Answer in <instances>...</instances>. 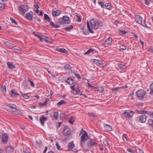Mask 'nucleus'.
Listing matches in <instances>:
<instances>
[{
  "instance_id": "c9c22d12",
  "label": "nucleus",
  "mask_w": 153,
  "mask_h": 153,
  "mask_svg": "<svg viewBox=\"0 0 153 153\" xmlns=\"http://www.w3.org/2000/svg\"><path fill=\"white\" fill-rule=\"evenodd\" d=\"M121 88L120 87H117L115 88H112V91L113 92H115L117 91H118Z\"/></svg>"
},
{
  "instance_id": "1a4fd4ad",
  "label": "nucleus",
  "mask_w": 153,
  "mask_h": 153,
  "mask_svg": "<svg viewBox=\"0 0 153 153\" xmlns=\"http://www.w3.org/2000/svg\"><path fill=\"white\" fill-rule=\"evenodd\" d=\"M1 136L2 143L3 144H6L8 141V135L7 133H4Z\"/></svg>"
},
{
  "instance_id": "09e8293b",
  "label": "nucleus",
  "mask_w": 153,
  "mask_h": 153,
  "mask_svg": "<svg viewBox=\"0 0 153 153\" xmlns=\"http://www.w3.org/2000/svg\"><path fill=\"white\" fill-rule=\"evenodd\" d=\"M36 144L38 146H39L42 145V143L40 140H38L36 141Z\"/></svg>"
},
{
  "instance_id": "4d7b16f0",
  "label": "nucleus",
  "mask_w": 153,
  "mask_h": 153,
  "mask_svg": "<svg viewBox=\"0 0 153 153\" xmlns=\"http://www.w3.org/2000/svg\"><path fill=\"white\" fill-rule=\"evenodd\" d=\"M127 150L129 152L132 153H135V151L134 150L130 148L128 149Z\"/></svg>"
},
{
  "instance_id": "37998d69",
  "label": "nucleus",
  "mask_w": 153,
  "mask_h": 153,
  "mask_svg": "<svg viewBox=\"0 0 153 153\" xmlns=\"http://www.w3.org/2000/svg\"><path fill=\"white\" fill-rule=\"evenodd\" d=\"M148 112L144 110L140 111L139 114H143V115H145V114H147Z\"/></svg>"
},
{
  "instance_id": "680f3d73",
  "label": "nucleus",
  "mask_w": 153,
  "mask_h": 153,
  "mask_svg": "<svg viewBox=\"0 0 153 153\" xmlns=\"http://www.w3.org/2000/svg\"><path fill=\"white\" fill-rule=\"evenodd\" d=\"M76 94H78L80 93V90L78 88L77 89H76L75 90Z\"/></svg>"
},
{
  "instance_id": "de8ad7c7",
  "label": "nucleus",
  "mask_w": 153,
  "mask_h": 153,
  "mask_svg": "<svg viewBox=\"0 0 153 153\" xmlns=\"http://www.w3.org/2000/svg\"><path fill=\"white\" fill-rule=\"evenodd\" d=\"M137 153H144V151L142 149L138 148L137 149Z\"/></svg>"
},
{
  "instance_id": "052dcab7",
  "label": "nucleus",
  "mask_w": 153,
  "mask_h": 153,
  "mask_svg": "<svg viewBox=\"0 0 153 153\" xmlns=\"http://www.w3.org/2000/svg\"><path fill=\"white\" fill-rule=\"evenodd\" d=\"M56 146L57 148V149L58 150H59L61 149L60 146L59 145L58 143V142H56Z\"/></svg>"
},
{
  "instance_id": "8fccbe9b",
  "label": "nucleus",
  "mask_w": 153,
  "mask_h": 153,
  "mask_svg": "<svg viewBox=\"0 0 153 153\" xmlns=\"http://www.w3.org/2000/svg\"><path fill=\"white\" fill-rule=\"evenodd\" d=\"M94 51V50L93 49H92L90 48L89 50H88V51H87L85 53V54H87L89 53H91V52H92L93 51Z\"/></svg>"
},
{
  "instance_id": "20e7f679",
  "label": "nucleus",
  "mask_w": 153,
  "mask_h": 153,
  "mask_svg": "<svg viewBox=\"0 0 153 153\" xmlns=\"http://www.w3.org/2000/svg\"><path fill=\"white\" fill-rule=\"evenodd\" d=\"M14 106H13L12 105H10V107L11 108L10 111L13 114L15 115H18L20 114V113H22V112L19 110L17 109L16 107V105L14 104H12Z\"/></svg>"
},
{
  "instance_id": "5fc2aeb1",
  "label": "nucleus",
  "mask_w": 153,
  "mask_h": 153,
  "mask_svg": "<svg viewBox=\"0 0 153 153\" xmlns=\"http://www.w3.org/2000/svg\"><path fill=\"white\" fill-rule=\"evenodd\" d=\"M65 116V114L63 113H61L59 116V117L60 119L64 118Z\"/></svg>"
},
{
  "instance_id": "423d86ee",
  "label": "nucleus",
  "mask_w": 153,
  "mask_h": 153,
  "mask_svg": "<svg viewBox=\"0 0 153 153\" xmlns=\"http://www.w3.org/2000/svg\"><path fill=\"white\" fill-rule=\"evenodd\" d=\"M64 69L67 74L70 75L72 74L73 72L72 70V68L69 64H68L65 65L64 67Z\"/></svg>"
},
{
  "instance_id": "ea45409f",
  "label": "nucleus",
  "mask_w": 153,
  "mask_h": 153,
  "mask_svg": "<svg viewBox=\"0 0 153 153\" xmlns=\"http://www.w3.org/2000/svg\"><path fill=\"white\" fill-rule=\"evenodd\" d=\"M141 25L146 27H149L147 24L146 22L145 19H144L143 22H142V24H141Z\"/></svg>"
},
{
  "instance_id": "a19ab883",
  "label": "nucleus",
  "mask_w": 153,
  "mask_h": 153,
  "mask_svg": "<svg viewBox=\"0 0 153 153\" xmlns=\"http://www.w3.org/2000/svg\"><path fill=\"white\" fill-rule=\"evenodd\" d=\"M99 4L101 6L102 8H104L105 6V4H104L102 1L98 2Z\"/></svg>"
},
{
  "instance_id": "bf43d9fd",
  "label": "nucleus",
  "mask_w": 153,
  "mask_h": 153,
  "mask_svg": "<svg viewBox=\"0 0 153 153\" xmlns=\"http://www.w3.org/2000/svg\"><path fill=\"white\" fill-rule=\"evenodd\" d=\"M120 49L121 51H124L126 49V47L123 45H121L120 47Z\"/></svg>"
},
{
  "instance_id": "c85d7f7f",
  "label": "nucleus",
  "mask_w": 153,
  "mask_h": 153,
  "mask_svg": "<svg viewBox=\"0 0 153 153\" xmlns=\"http://www.w3.org/2000/svg\"><path fill=\"white\" fill-rule=\"evenodd\" d=\"M73 26L72 25H71L69 27H65L64 28L66 31H70L73 28Z\"/></svg>"
},
{
  "instance_id": "603ef678",
  "label": "nucleus",
  "mask_w": 153,
  "mask_h": 153,
  "mask_svg": "<svg viewBox=\"0 0 153 153\" xmlns=\"http://www.w3.org/2000/svg\"><path fill=\"white\" fill-rule=\"evenodd\" d=\"M120 33L122 35H125L126 33V32L123 30H120Z\"/></svg>"
},
{
  "instance_id": "0e129e2a",
  "label": "nucleus",
  "mask_w": 153,
  "mask_h": 153,
  "mask_svg": "<svg viewBox=\"0 0 153 153\" xmlns=\"http://www.w3.org/2000/svg\"><path fill=\"white\" fill-rule=\"evenodd\" d=\"M39 105H42V106H46L47 105V104L46 103L44 102L43 103H42L41 102H39Z\"/></svg>"
},
{
  "instance_id": "6ab92c4d",
  "label": "nucleus",
  "mask_w": 153,
  "mask_h": 153,
  "mask_svg": "<svg viewBox=\"0 0 153 153\" xmlns=\"http://www.w3.org/2000/svg\"><path fill=\"white\" fill-rule=\"evenodd\" d=\"M66 82L68 84L70 85H71L74 84V81L73 79L71 77H69Z\"/></svg>"
},
{
  "instance_id": "7c9ffc66",
  "label": "nucleus",
  "mask_w": 153,
  "mask_h": 153,
  "mask_svg": "<svg viewBox=\"0 0 153 153\" xmlns=\"http://www.w3.org/2000/svg\"><path fill=\"white\" fill-rule=\"evenodd\" d=\"M66 103V102L64 100H61L59 102H58L57 105L58 106H60V105L65 104Z\"/></svg>"
},
{
  "instance_id": "6e6552de",
  "label": "nucleus",
  "mask_w": 153,
  "mask_h": 153,
  "mask_svg": "<svg viewBox=\"0 0 153 153\" xmlns=\"http://www.w3.org/2000/svg\"><path fill=\"white\" fill-rule=\"evenodd\" d=\"M123 114L125 117L129 118L130 117H132L134 113L133 111L129 110L127 111H125Z\"/></svg>"
},
{
  "instance_id": "f704fd0d",
  "label": "nucleus",
  "mask_w": 153,
  "mask_h": 153,
  "mask_svg": "<svg viewBox=\"0 0 153 153\" xmlns=\"http://www.w3.org/2000/svg\"><path fill=\"white\" fill-rule=\"evenodd\" d=\"M68 122L71 124H73L74 122V119L73 117H70L68 120Z\"/></svg>"
},
{
  "instance_id": "69168bd1",
  "label": "nucleus",
  "mask_w": 153,
  "mask_h": 153,
  "mask_svg": "<svg viewBox=\"0 0 153 153\" xmlns=\"http://www.w3.org/2000/svg\"><path fill=\"white\" fill-rule=\"evenodd\" d=\"M99 149L100 150L103 151L104 149V148L103 146L100 145L99 146Z\"/></svg>"
},
{
  "instance_id": "f8f14e48",
  "label": "nucleus",
  "mask_w": 153,
  "mask_h": 153,
  "mask_svg": "<svg viewBox=\"0 0 153 153\" xmlns=\"http://www.w3.org/2000/svg\"><path fill=\"white\" fill-rule=\"evenodd\" d=\"M84 134H82L81 137V141H82V142H85L87 140L86 137H88V134L86 131L84 130Z\"/></svg>"
},
{
  "instance_id": "cd10ccee",
  "label": "nucleus",
  "mask_w": 153,
  "mask_h": 153,
  "mask_svg": "<svg viewBox=\"0 0 153 153\" xmlns=\"http://www.w3.org/2000/svg\"><path fill=\"white\" fill-rule=\"evenodd\" d=\"M53 117L54 120H57L59 117L58 112L56 111L54 112L53 114Z\"/></svg>"
},
{
  "instance_id": "f03ea898",
  "label": "nucleus",
  "mask_w": 153,
  "mask_h": 153,
  "mask_svg": "<svg viewBox=\"0 0 153 153\" xmlns=\"http://www.w3.org/2000/svg\"><path fill=\"white\" fill-rule=\"evenodd\" d=\"M70 22L71 20H70L69 17L67 16H64L62 18H59L57 25H55L52 22H50V25L53 28H57L60 27V25L58 24H68L70 23Z\"/></svg>"
},
{
  "instance_id": "b1692460",
  "label": "nucleus",
  "mask_w": 153,
  "mask_h": 153,
  "mask_svg": "<svg viewBox=\"0 0 153 153\" xmlns=\"http://www.w3.org/2000/svg\"><path fill=\"white\" fill-rule=\"evenodd\" d=\"M7 47L8 48L13 47V48L14 47L15 44L12 43H10L8 42H6L4 43Z\"/></svg>"
},
{
  "instance_id": "412c9836",
  "label": "nucleus",
  "mask_w": 153,
  "mask_h": 153,
  "mask_svg": "<svg viewBox=\"0 0 153 153\" xmlns=\"http://www.w3.org/2000/svg\"><path fill=\"white\" fill-rule=\"evenodd\" d=\"M61 11L59 10H57L55 11L53 10L52 12V15L53 16H59L61 13Z\"/></svg>"
},
{
  "instance_id": "f257e3e1",
  "label": "nucleus",
  "mask_w": 153,
  "mask_h": 153,
  "mask_svg": "<svg viewBox=\"0 0 153 153\" xmlns=\"http://www.w3.org/2000/svg\"><path fill=\"white\" fill-rule=\"evenodd\" d=\"M102 26V23L100 21H96L94 19H91L89 22L87 21V27L89 31L91 33L94 32L91 29H94L95 30L101 27Z\"/></svg>"
},
{
  "instance_id": "393cba45",
  "label": "nucleus",
  "mask_w": 153,
  "mask_h": 153,
  "mask_svg": "<svg viewBox=\"0 0 153 153\" xmlns=\"http://www.w3.org/2000/svg\"><path fill=\"white\" fill-rule=\"evenodd\" d=\"M104 128L108 131H111L112 130V127L109 125L106 124L104 126Z\"/></svg>"
},
{
  "instance_id": "bb28decb",
  "label": "nucleus",
  "mask_w": 153,
  "mask_h": 153,
  "mask_svg": "<svg viewBox=\"0 0 153 153\" xmlns=\"http://www.w3.org/2000/svg\"><path fill=\"white\" fill-rule=\"evenodd\" d=\"M104 8L109 10H111L112 8V7L110 4L109 3H106L105 4Z\"/></svg>"
},
{
  "instance_id": "a878e982",
  "label": "nucleus",
  "mask_w": 153,
  "mask_h": 153,
  "mask_svg": "<svg viewBox=\"0 0 153 153\" xmlns=\"http://www.w3.org/2000/svg\"><path fill=\"white\" fill-rule=\"evenodd\" d=\"M105 41L107 45H110L112 42V39L111 37H109Z\"/></svg>"
},
{
  "instance_id": "9d476101",
  "label": "nucleus",
  "mask_w": 153,
  "mask_h": 153,
  "mask_svg": "<svg viewBox=\"0 0 153 153\" xmlns=\"http://www.w3.org/2000/svg\"><path fill=\"white\" fill-rule=\"evenodd\" d=\"M12 97L13 98H16L17 96L19 94L16 92V90L15 89H13L10 91V92H9Z\"/></svg>"
},
{
  "instance_id": "c03bdc74",
  "label": "nucleus",
  "mask_w": 153,
  "mask_h": 153,
  "mask_svg": "<svg viewBox=\"0 0 153 153\" xmlns=\"http://www.w3.org/2000/svg\"><path fill=\"white\" fill-rule=\"evenodd\" d=\"M76 17L77 18L78 22H81V16L78 14H77L76 15Z\"/></svg>"
},
{
  "instance_id": "864d4df0",
  "label": "nucleus",
  "mask_w": 153,
  "mask_h": 153,
  "mask_svg": "<svg viewBox=\"0 0 153 153\" xmlns=\"http://www.w3.org/2000/svg\"><path fill=\"white\" fill-rule=\"evenodd\" d=\"M74 74L79 79H81V77L79 74H77L76 72H74Z\"/></svg>"
},
{
  "instance_id": "79ce46f5",
  "label": "nucleus",
  "mask_w": 153,
  "mask_h": 153,
  "mask_svg": "<svg viewBox=\"0 0 153 153\" xmlns=\"http://www.w3.org/2000/svg\"><path fill=\"white\" fill-rule=\"evenodd\" d=\"M22 94L23 97L24 98L28 99L29 98V96H28L27 94H23V93H22Z\"/></svg>"
},
{
  "instance_id": "0eeeda50",
  "label": "nucleus",
  "mask_w": 153,
  "mask_h": 153,
  "mask_svg": "<svg viewBox=\"0 0 153 153\" xmlns=\"http://www.w3.org/2000/svg\"><path fill=\"white\" fill-rule=\"evenodd\" d=\"M28 6L26 5H22L19 7V10L22 13H25L28 10Z\"/></svg>"
},
{
  "instance_id": "774afa93",
  "label": "nucleus",
  "mask_w": 153,
  "mask_h": 153,
  "mask_svg": "<svg viewBox=\"0 0 153 153\" xmlns=\"http://www.w3.org/2000/svg\"><path fill=\"white\" fill-rule=\"evenodd\" d=\"M80 143L82 147L83 148L84 146L85 142H82V141H81Z\"/></svg>"
},
{
  "instance_id": "7ed1b4c3",
  "label": "nucleus",
  "mask_w": 153,
  "mask_h": 153,
  "mask_svg": "<svg viewBox=\"0 0 153 153\" xmlns=\"http://www.w3.org/2000/svg\"><path fill=\"white\" fill-rule=\"evenodd\" d=\"M71 133L70 129L68 126H65L63 128V134L66 137V140L69 139L71 137Z\"/></svg>"
},
{
  "instance_id": "5701e85b",
  "label": "nucleus",
  "mask_w": 153,
  "mask_h": 153,
  "mask_svg": "<svg viewBox=\"0 0 153 153\" xmlns=\"http://www.w3.org/2000/svg\"><path fill=\"white\" fill-rule=\"evenodd\" d=\"M12 105V104H8L7 103V104H6L5 105H4V108L5 110L8 111H10L11 108L10 107V105Z\"/></svg>"
},
{
  "instance_id": "473e14b6",
  "label": "nucleus",
  "mask_w": 153,
  "mask_h": 153,
  "mask_svg": "<svg viewBox=\"0 0 153 153\" xmlns=\"http://www.w3.org/2000/svg\"><path fill=\"white\" fill-rule=\"evenodd\" d=\"M44 19L45 20L48 21V22H50L51 21L50 18L48 16L47 14H44Z\"/></svg>"
},
{
  "instance_id": "2eb2a0df",
  "label": "nucleus",
  "mask_w": 153,
  "mask_h": 153,
  "mask_svg": "<svg viewBox=\"0 0 153 153\" xmlns=\"http://www.w3.org/2000/svg\"><path fill=\"white\" fill-rule=\"evenodd\" d=\"M140 121L141 123H145L146 121L147 116L145 115H142L140 117Z\"/></svg>"
},
{
  "instance_id": "6e6d98bb",
  "label": "nucleus",
  "mask_w": 153,
  "mask_h": 153,
  "mask_svg": "<svg viewBox=\"0 0 153 153\" xmlns=\"http://www.w3.org/2000/svg\"><path fill=\"white\" fill-rule=\"evenodd\" d=\"M147 114L153 118V111L148 112Z\"/></svg>"
},
{
  "instance_id": "e433bc0d",
  "label": "nucleus",
  "mask_w": 153,
  "mask_h": 153,
  "mask_svg": "<svg viewBox=\"0 0 153 153\" xmlns=\"http://www.w3.org/2000/svg\"><path fill=\"white\" fill-rule=\"evenodd\" d=\"M1 91L2 92L4 93H5L6 92V87L5 86H3L1 87Z\"/></svg>"
},
{
  "instance_id": "a211bd4d",
  "label": "nucleus",
  "mask_w": 153,
  "mask_h": 153,
  "mask_svg": "<svg viewBox=\"0 0 153 153\" xmlns=\"http://www.w3.org/2000/svg\"><path fill=\"white\" fill-rule=\"evenodd\" d=\"M32 14V12H30L27 13L26 15V18L30 21H31L33 20Z\"/></svg>"
},
{
  "instance_id": "9b49d317",
  "label": "nucleus",
  "mask_w": 153,
  "mask_h": 153,
  "mask_svg": "<svg viewBox=\"0 0 153 153\" xmlns=\"http://www.w3.org/2000/svg\"><path fill=\"white\" fill-rule=\"evenodd\" d=\"M94 64H96L97 65L100 66L102 68H104L105 66L103 65L102 62L99 60L95 59L94 62Z\"/></svg>"
},
{
  "instance_id": "f3484780",
  "label": "nucleus",
  "mask_w": 153,
  "mask_h": 153,
  "mask_svg": "<svg viewBox=\"0 0 153 153\" xmlns=\"http://www.w3.org/2000/svg\"><path fill=\"white\" fill-rule=\"evenodd\" d=\"M75 146V144L72 141L68 145L67 148L68 151H71Z\"/></svg>"
},
{
  "instance_id": "a18cd8bd",
  "label": "nucleus",
  "mask_w": 153,
  "mask_h": 153,
  "mask_svg": "<svg viewBox=\"0 0 153 153\" xmlns=\"http://www.w3.org/2000/svg\"><path fill=\"white\" fill-rule=\"evenodd\" d=\"M10 19L12 22L13 23H14L15 25H18V23L12 17H10Z\"/></svg>"
},
{
  "instance_id": "e2e57ef3",
  "label": "nucleus",
  "mask_w": 153,
  "mask_h": 153,
  "mask_svg": "<svg viewBox=\"0 0 153 153\" xmlns=\"http://www.w3.org/2000/svg\"><path fill=\"white\" fill-rule=\"evenodd\" d=\"M88 114L89 116L90 117H96V115L94 114L93 113H89Z\"/></svg>"
},
{
  "instance_id": "72a5a7b5",
  "label": "nucleus",
  "mask_w": 153,
  "mask_h": 153,
  "mask_svg": "<svg viewBox=\"0 0 153 153\" xmlns=\"http://www.w3.org/2000/svg\"><path fill=\"white\" fill-rule=\"evenodd\" d=\"M119 68L123 69H125L126 68V66L125 65L122 64H118Z\"/></svg>"
},
{
  "instance_id": "338daca9",
  "label": "nucleus",
  "mask_w": 153,
  "mask_h": 153,
  "mask_svg": "<svg viewBox=\"0 0 153 153\" xmlns=\"http://www.w3.org/2000/svg\"><path fill=\"white\" fill-rule=\"evenodd\" d=\"M29 81L30 82V83L31 85L32 86L34 87V84L33 82L31 81L30 80H29Z\"/></svg>"
},
{
  "instance_id": "dca6fc26",
  "label": "nucleus",
  "mask_w": 153,
  "mask_h": 153,
  "mask_svg": "<svg viewBox=\"0 0 153 153\" xmlns=\"http://www.w3.org/2000/svg\"><path fill=\"white\" fill-rule=\"evenodd\" d=\"M97 143L94 141L93 139L90 140L88 143V145L89 147H93L96 145H97Z\"/></svg>"
},
{
  "instance_id": "2f4dec72",
  "label": "nucleus",
  "mask_w": 153,
  "mask_h": 153,
  "mask_svg": "<svg viewBox=\"0 0 153 153\" xmlns=\"http://www.w3.org/2000/svg\"><path fill=\"white\" fill-rule=\"evenodd\" d=\"M43 39L46 42H50V41L51 40V38L49 36H46L44 37L43 38Z\"/></svg>"
},
{
  "instance_id": "49530a36",
  "label": "nucleus",
  "mask_w": 153,
  "mask_h": 153,
  "mask_svg": "<svg viewBox=\"0 0 153 153\" xmlns=\"http://www.w3.org/2000/svg\"><path fill=\"white\" fill-rule=\"evenodd\" d=\"M13 50H14V51L18 53H21V51L18 49H16L15 48V47L13 48Z\"/></svg>"
},
{
  "instance_id": "13d9d810",
  "label": "nucleus",
  "mask_w": 153,
  "mask_h": 153,
  "mask_svg": "<svg viewBox=\"0 0 153 153\" xmlns=\"http://www.w3.org/2000/svg\"><path fill=\"white\" fill-rule=\"evenodd\" d=\"M140 1H143V0H139ZM144 1H145V3L147 5H148L149 4V2L150 1V0H144Z\"/></svg>"
},
{
  "instance_id": "c756f323",
  "label": "nucleus",
  "mask_w": 153,
  "mask_h": 153,
  "mask_svg": "<svg viewBox=\"0 0 153 153\" xmlns=\"http://www.w3.org/2000/svg\"><path fill=\"white\" fill-rule=\"evenodd\" d=\"M81 30L85 35L88 34L89 33L88 31H87L85 26H84L82 27Z\"/></svg>"
},
{
  "instance_id": "3c124183",
  "label": "nucleus",
  "mask_w": 153,
  "mask_h": 153,
  "mask_svg": "<svg viewBox=\"0 0 153 153\" xmlns=\"http://www.w3.org/2000/svg\"><path fill=\"white\" fill-rule=\"evenodd\" d=\"M103 143L104 145L105 146H108L109 145V143L106 139L104 140H103Z\"/></svg>"
},
{
  "instance_id": "aec40b11",
  "label": "nucleus",
  "mask_w": 153,
  "mask_h": 153,
  "mask_svg": "<svg viewBox=\"0 0 153 153\" xmlns=\"http://www.w3.org/2000/svg\"><path fill=\"white\" fill-rule=\"evenodd\" d=\"M47 118L44 117V116H42L40 117L39 121L41 124L42 125L44 126L45 121L47 119Z\"/></svg>"
},
{
  "instance_id": "4be33fe9",
  "label": "nucleus",
  "mask_w": 153,
  "mask_h": 153,
  "mask_svg": "<svg viewBox=\"0 0 153 153\" xmlns=\"http://www.w3.org/2000/svg\"><path fill=\"white\" fill-rule=\"evenodd\" d=\"M7 65L8 66V68L9 69L12 70L16 68L15 66L12 63L10 62H8L7 63Z\"/></svg>"
},
{
  "instance_id": "39448f33",
  "label": "nucleus",
  "mask_w": 153,
  "mask_h": 153,
  "mask_svg": "<svg viewBox=\"0 0 153 153\" xmlns=\"http://www.w3.org/2000/svg\"><path fill=\"white\" fill-rule=\"evenodd\" d=\"M146 91L142 89L137 91L136 93L137 97L140 100L142 99L146 94Z\"/></svg>"
},
{
  "instance_id": "58836bf2",
  "label": "nucleus",
  "mask_w": 153,
  "mask_h": 153,
  "mask_svg": "<svg viewBox=\"0 0 153 153\" xmlns=\"http://www.w3.org/2000/svg\"><path fill=\"white\" fill-rule=\"evenodd\" d=\"M150 89L151 90L150 93L152 94H153V82L150 85Z\"/></svg>"
},
{
  "instance_id": "ddd939ff",
  "label": "nucleus",
  "mask_w": 153,
  "mask_h": 153,
  "mask_svg": "<svg viewBox=\"0 0 153 153\" xmlns=\"http://www.w3.org/2000/svg\"><path fill=\"white\" fill-rule=\"evenodd\" d=\"M135 20L137 22L141 25L142 24L143 19L142 17L138 15H137L135 16Z\"/></svg>"
},
{
  "instance_id": "4c0bfd02",
  "label": "nucleus",
  "mask_w": 153,
  "mask_h": 153,
  "mask_svg": "<svg viewBox=\"0 0 153 153\" xmlns=\"http://www.w3.org/2000/svg\"><path fill=\"white\" fill-rule=\"evenodd\" d=\"M149 124L153 127V120L151 119H149L148 120Z\"/></svg>"
},
{
  "instance_id": "4468645a",
  "label": "nucleus",
  "mask_w": 153,
  "mask_h": 153,
  "mask_svg": "<svg viewBox=\"0 0 153 153\" xmlns=\"http://www.w3.org/2000/svg\"><path fill=\"white\" fill-rule=\"evenodd\" d=\"M55 50L61 53H64L67 55L68 54V51L64 48H60L59 47H57Z\"/></svg>"
}]
</instances>
